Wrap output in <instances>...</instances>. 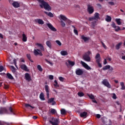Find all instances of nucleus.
Instances as JSON below:
<instances>
[{"label": "nucleus", "instance_id": "21", "mask_svg": "<svg viewBox=\"0 0 125 125\" xmlns=\"http://www.w3.org/2000/svg\"><path fill=\"white\" fill-rule=\"evenodd\" d=\"M86 116H87V112L85 111L80 113V117H81V118H86Z\"/></svg>", "mask_w": 125, "mask_h": 125}, {"label": "nucleus", "instance_id": "4", "mask_svg": "<svg viewBox=\"0 0 125 125\" xmlns=\"http://www.w3.org/2000/svg\"><path fill=\"white\" fill-rule=\"evenodd\" d=\"M95 59H96V61L99 68H102V64L100 63V62L101 61V57H100V54H97L95 57Z\"/></svg>", "mask_w": 125, "mask_h": 125}, {"label": "nucleus", "instance_id": "33", "mask_svg": "<svg viewBox=\"0 0 125 125\" xmlns=\"http://www.w3.org/2000/svg\"><path fill=\"white\" fill-rule=\"evenodd\" d=\"M60 17H61V19H62V20H63V21H65V22H66V21L68 19L67 18H66V17L65 16L62 15H61Z\"/></svg>", "mask_w": 125, "mask_h": 125}, {"label": "nucleus", "instance_id": "56", "mask_svg": "<svg viewBox=\"0 0 125 125\" xmlns=\"http://www.w3.org/2000/svg\"><path fill=\"white\" fill-rule=\"evenodd\" d=\"M4 88H5V89H8V88H9V86H8V85L4 84Z\"/></svg>", "mask_w": 125, "mask_h": 125}, {"label": "nucleus", "instance_id": "47", "mask_svg": "<svg viewBox=\"0 0 125 125\" xmlns=\"http://www.w3.org/2000/svg\"><path fill=\"white\" fill-rule=\"evenodd\" d=\"M61 23L62 27H65L66 26V23L63 21H61Z\"/></svg>", "mask_w": 125, "mask_h": 125}, {"label": "nucleus", "instance_id": "62", "mask_svg": "<svg viewBox=\"0 0 125 125\" xmlns=\"http://www.w3.org/2000/svg\"><path fill=\"white\" fill-rule=\"evenodd\" d=\"M109 4H110V5H114L115 4V3L114 2H108Z\"/></svg>", "mask_w": 125, "mask_h": 125}, {"label": "nucleus", "instance_id": "11", "mask_svg": "<svg viewBox=\"0 0 125 125\" xmlns=\"http://www.w3.org/2000/svg\"><path fill=\"white\" fill-rule=\"evenodd\" d=\"M112 27L115 29L116 32H119V31L121 30V27L120 26H117L116 25V23L113 22L111 24Z\"/></svg>", "mask_w": 125, "mask_h": 125}, {"label": "nucleus", "instance_id": "17", "mask_svg": "<svg viewBox=\"0 0 125 125\" xmlns=\"http://www.w3.org/2000/svg\"><path fill=\"white\" fill-rule=\"evenodd\" d=\"M25 78L26 81H28V82H31V81H32V79H31V76H30L29 73H25Z\"/></svg>", "mask_w": 125, "mask_h": 125}, {"label": "nucleus", "instance_id": "7", "mask_svg": "<svg viewBox=\"0 0 125 125\" xmlns=\"http://www.w3.org/2000/svg\"><path fill=\"white\" fill-rule=\"evenodd\" d=\"M34 54L35 55V56H38V55H40V56H42V51L39 49H34Z\"/></svg>", "mask_w": 125, "mask_h": 125}, {"label": "nucleus", "instance_id": "28", "mask_svg": "<svg viewBox=\"0 0 125 125\" xmlns=\"http://www.w3.org/2000/svg\"><path fill=\"white\" fill-rule=\"evenodd\" d=\"M120 85L121 86H122V87L121 88V90H125V83L124 82H121Z\"/></svg>", "mask_w": 125, "mask_h": 125}, {"label": "nucleus", "instance_id": "20", "mask_svg": "<svg viewBox=\"0 0 125 125\" xmlns=\"http://www.w3.org/2000/svg\"><path fill=\"white\" fill-rule=\"evenodd\" d=\"M81 39L83 40L85 42H87L88 41H89L90 40L89 37H86L84 36V35H82Z\"/></svg>", "mask_w": 125, "mask_h": 125}, {"label": "nucleus", "instance_id": "41", "mask_svg": "<svg viewBox=\"0 0 125 125\" xmlns=\"http://www.w3.org/2000/svg\"><path fill=\"white\" fill-rule=\"evenodd\" d=\"M87 96H88V97H89L90 99H92V100H94L95 98L94 97V96L92 95V94H88Z\"/></svg>", "mask_w": 125, "mask_h": 125}, {"label": "nucleus", "instance_id": "23", "mask_svg": "<svg viewBox=\"0 0 125 125\" xmlns=\"http://www.w3.org/2000/svg\"><path fill=\"white\" fill-rule=\"evenodd\" d=\"M22 42H27V40L28 38L27 37V36H26L25 33H24V32L22 35Z\"/></svg>", "mask_w": 125, "mask_h": 125}, {"label": "nucleus", "instance_id": "10", "mask_svg": "<svg viewBox=\"0 0 125 125\" xmlns=\"http://www.w3.org/2000/svg\"><path fill=\"white\" fill-rule=\"evenodd\" d=\"M75 73L77 76H82L83 74V71L80 68H77L76 70Z\"/></svg>", "mask_w": 125, "mask_h": 125}, {"label": "nucleus", "instance_id": "6", "mask_svg": "<svg viewBox=\"0 0 125 125\" xmlns=\"http://www.w3.org/2000/svg\"><path fill=\"white\" fill-rule=\"evenodd\" d=\"M3 114H9L8 110L5 107L0 108V115H3Z\"/></svg>", "mask_w": 125, "mask_h": 125}, {"label": "nucleus", "instance_id": "34", "mask_svg": "<svg viewBox=\"0 0 125 125\" xmlns=\"http://www.w3.org/2000/svg\"><path fill=\"white\" fill-rule=\"evenodd\" d=\"M67 62L68 63V64H69V65H70V66H74L75 65V62H72L70 60H68Z\"/></svg>", "mask_w": 125, "mask_h": 125}, {"label": "nucleus", "instance_id": "14", "mask_svg": "<svg viewBox=\"0 0 125 125\" xmlns=\"http://www.w3.org/2000/svg\"><path fill=\"white\" fill-rule=\"evenodd\" d=\"M35 22H36V23H38V24L40 25H43V24H44V21H43L41 19H35Z\"/></svg>", "mask_w": 125, "mask_h": 125}, {"label": "nucleus", "instance_id": "54", "mask_svg": "<svg viewBox=\"0 0 125 125\" xmlns=\"http://www.w3.org/2000/svg\"><path fill=\"white\" fill-rule=\"evenodd\" d=\"M65 22L66 24H71V21L67 19L66 21H65Z\"/></svg>", "mask_w": 125, "mask_h": 125}, {"label": "nucleus", "instance_id": "46", "mask_svg": "<svg viewBox=\"0 0 125 125\" xmlns=\"http://www.w3.org/2000/svg\"><path fill=\"white\" fill-rule=\"evenodd\" d=\"M45 61H46V62L47 63H48V64H50V65H51V66H52V65H53V63L52 62H51L47 60V59H45Z\"/></svg>", "mask_w": 125, "mask_h": 125}, {"label": "nucleus", "instance_id": "16", "mask_svg": "<svg viewBox=\"0 0 125 125\" xmlns=\"http://www.w3.org/2000/svg\"><path fill=\"white\" fill-rule=\"evenodd\" d=\"M47 25L48 26V28L50 30H51V31H53V32H56V31H57L56 28H55L54 27H53V26H52V25H51V24L47 23Z\"/></svg>", "mask_w": 125, "mask_h": 125}, {"label": "nucleus", "instance_id": "2", "mask_svg": "<svg viewBox=\"0 0 125 125\" xmlns=\"http://www.w3.org/2000/svg\"><path fill=\"white\" fill-rule=\"evenodd\" d=\"M91 54V53L89 51L86 52L83 55V60H84V61H86V62H90V61L91 60V58H90V56Z\"/></svg>", "mask_w": 125, "mask_h": 125}, {"label": "nucleus", "instance_id": "50", "mask_svg": "<svg viewBox=\"0 0 125 125\" xmlns=\"http://www.w3.org/2000/svg\"><path fill=\"white\" fill-rule=\"evenodd\" d=\"M56 43H57V44H58V45H60V46L62 45V43H61V42L59 41V40L56 41Z\"/></svg>", "mask_w": 125, "mask_h": 125}, {"label": "nucleus", "instance_id": "57", "mask_svg": "<svg viewBox=\"0 0 125 125\" xmlns=\"http://www.w3.org/2000/svg\"><path fill=\"white\" fill-rule=\"evenodd\" d=\"M112 98L113 99H117V96L116 95V94L114 93L113 94Z\"/></svg>", "mask_w": 125, "mask_h": 125}, {"label": "nucleus", "instance_id": "15", "mask_svg": "<svg viewBox=\"0 0 125 125\" xmlns=\"http://www.w3.org/2000/svg\"><path fill=\"white\" fill-rule=\"evenodd\" d=\"M12 5L15 8H18L20 7V3L18 1H14L12 3Z\"/></svg>", "mask_w": 125, "mask_h": 125}, {"label": "nucleus", "instance_id": "63", "mask_svg": "<svg viewBox=\"0 0 125 125\" xmlns=\"http://www.w3.org/2000/svg\"><path fill=\"white\" fill-rule=\"evenodd\" d=\"M96 117L97 119H100V118H101V115L100 114H97Z\"/></svg>", "mask_w": 125, "mask_h": 125}, {"label": "nucleus", "instance_id": "55", "mask_svg": "<svg viewBox=\"0 0 125 125\" xmlns=\"http://www.w3.org/2000/svg\"><path fill=\"white\" fill-rule=\"evenodd\" d=\"M74 33L75 34V35H77V36L79 35V33L78 32V30L77 29L74 30Z\"/></svg>", "mask_w": 125, "mask_h": 125}, {"label": "nucleus", "instance_id": "30", "mask_svg": "<svg viewBox=\"0 0 125 125\" xmlns=\"http://www.w3.org/2000/svg\"><path fill=\"white\" fill-rule=\"evenodd\" d=\"M110 65H106L103 67V70L104 71H106V70H109L110 69Z\"/></svg>", "mask_w": 125, "mask_h": 125}, {"label": "nucleus", "instance_id": "49", "mask_svg": "<svg viewBox=\"0 0 125 125\" xmlns=\"http://www.w3.org/2000/svg\"><path fill=\"white\" fill-rule=\"evenodd\" d=\"M5 124L6 125H10V124H9V123H5L2 122V121H0V125H4Z\"/></svg>", "mask_w": 125, "mask_h": 125}, {"label": "nucleus", "instance_id": "40", "mask_svg": "<svg viewBox=\"0 0 125 125\" xmlns=\"http://www.w3.org/2000/svg\"><path fill=\"white\" fill-rule=\"evenodd\" d=\"M116 22L117 23L118 25H122V22H121V19H116Z\"/></svg>", "mask_w": 125, "mask_h": 125}, {"label": "nucleus", "instance_id": "61", "mask_svg": "<svg viewBox=\"0 0 125 125\" xmlns=\"http://www.w3.org/2000/svg\"><path fill=\"white\" fill-rule=\"evenodd\" d=\"M107 59H104V65H106V64H107Z\"/></svg>", "mask_w": 125, "mask_h": 125}, {"label": "nucleus", "instance_id": "38", "mask_svg": "<svg viewBox=\"0 0 125 125\" xmlns=\"http://www.w3.org/2000/svg\"><path fill=\"white\" fill-rule=\"evenodd\" d=\"M122 43L119 42L118 44H117L116 46V48L117 49V50H119L120 49V47H121V45H122Z\"/></svg>", "mask_w": 125, "mask_h": 125}, {"label": "nucleus", "instance_id": "27", "mask_svg": "<svg viewBox=\"0 0 125 125\" xmlns=\"http://www.w3.org/2000/svg\"><path fill=\"white\" fill-rule=\"evenodd\" d=\"M40 98L41 100L44 101L45 99L44 98V94L43 93H41L40 95Z\"/></svg>", "mask_w": 125, "mask_h": 125}, {"label": "nucleus", "instance_id": "39", "mask_svg": "<svg viewBox=\"0 0 125 125\" xmlns=\"http://www.w3.org/2000/svg\"><path fill=\"white\" fill-rule=\"evenodd\" d=\"M25 107L26 108H28V107H30V108H32V109H35L34 107H33V106L29 104H25Z\"/></svg>", "mask_w": 125, "mask_h": 125}, {"label": "nucleus", "instance_id": "52", "mask_svg": "<svg viewBox=\"0 0 125 125\" xmlns=\"http://www.w3.org/2000/svg\"><path fill=\"white\" fill-rule=\"evenodd\" d=\"M4 70V67H3V66L0 65V72H2Z\"/></svg>", "mask_w": 125, "mask_h": 125}, {"label": "nucleus", "instance_id": "12", "mask_svg": "<svg viewBox=\"0 0 125 125\" xmlns=\"http://www.w3.org/2000/svg\"><path fill=\"white\" fill-rule=\"evenodd\" d=\"M82 64L85 68V69H86V70H91V67H90L87 64H86L85 62H81Z\"/></svg>", "mask_w": 125, "mask_h": 125}, {"label": "nucleus", "instance_id": "48", "mask_svg": "<svg viewBox=\"0 0 125 125\" xmlns=\"http://www.w3.org/2000/svg\"><path fill=\"white\" fill-rule=\"evenodd\" d=\"M101 43L104 48V49H107V46H106V45H105L104 42H101Z\"/></svg>", "mask_w": 125, "mask_h": 125}, {"label": "nucleus", "instance_id": "53", "mask_svg": "<svg viewBox=\"0 0 125 125\" xmlns=\"http://www.w3.org/2000/svg\"><path fill=\"white\" fill-rule=\"evenodd\" d=\"M59 79L60 80L61 82H64V79L62 77H59Z\"/></svg>", "mask_w": 125, "mask_h": 125}, {"label": "nucleus", "instance_id": "24", "mask_svg": "<svg viewBox=\"0 0 125 125\" xmlns=\"http://www.w3.org/2000/svg\"><path fill=\"white\" fill-rule=\"evenodd\" d=\"M11 68L12 73H13V74H16V75H17V72H16V68H15V67L13 65H11Z\"/></svg>", "mask_w": 125, "mask_h": 125}, {"label": "nucleus", "instance_id": "29", "mask_svg": "<svg viewBox=\"0 0 125 125\" xmlns=\"http://www.w3.org/2000/svg\"><path fill=\"white\" fill-rule=\"evenodd\" d=\"M26 57L28 58V60H29V61H30V62L34 63V61L33 60H32V59H31V54H27Z\"/></svg>", "mask_w": 125, "mask_h": 125}, {"label": "nucleus", "instance_id": "64", "mask_svg": "<svg viewBox=\"0 0 125 125\" xmlns=\"http://www.w3.org/2000/svg\"><path fill=\"white\" fill-rule=\"evenodd\" d=\"M106 59H107V60H108V61H111V60H112V59H111V58H110L109 57H107L106 58Z\"/></svg>", "mask_w": 125, "mask_h": 125}, {"label": "nucleus", "instance_id": "26", "mask_svg": "<svg viewBox=\"0 0 125 125\" xmlns=\"http://www.w3.org/2000/svg\"><path fill=\"white\" fill-rule=\"evenodd\" d=\"M46 44L47 46L49 48H51V47H52V46L51 45V42H50V41H46Z\"/></svg>", "mask_w": 125, "mask_h": 125}, {"label": "nucleus", "instance_id": "58", "mask_svg": "<svg viewBox=\"0 0 125 125\" xmlns=\"http://www.w3.org/2000/svg\"><path fill=\"white\" fill-rule=\"evenodd\" d=\"M96 24V21H94L91 22V25L93 27H95V24Z\"/></svg>", "mask_w": 125, "mask_h": 125}, {"label": "nucleus", "instance_id": "22", "mask_svg": "<svg viewBox=\"0 0 125 125\" xmlns=\"http://www.w3.org/2000/svg\"><path fill=\"white\" fill-rule=\"evenodd\" d=\"M36 45L39 46V47H40L41 50H42V51H44V47H43V45H42V44L39 43H37L36 44Z\"/></svg>", "mask_w": 125, "mask_h": 125}, {"label": "nucleus", "instance_id": "32", "mask_svg": "<svg viewBox=\"0 0 125 125\" xmlns=\"http://www.w3.org/2000/svg\"><path fill=\"white\" fill-rule=\"evenodd\" d=\"M6 75L8 79H9V80H13V76H12V75L10 74V73H8Z\"/></svg>", "mask_w": 125, "mask_h": 125}, {"label": "nucleus", "instance_id": "3", "mask_svg": "<svg viewBox=\"0 0 125 125\" xmlns=\"http://www.w3.org/2000/svg\"><path fill=\"white\" fill-rule=\"evenodd\" d=\"M49 123L52 125H58L60 122L59 121V118H52L51 120H49Z\"/></svg>", "mask_w": 125, "mask_h": 125}, {"label": "nucleus", "instance_id": "19", "mask_svg": "<svg viewBox=\"0 0 125 125\" xmlns=\"http://www.w3.org/2000/svg\"><path fill=\"white\" fill-rule=\"evenodd\" d=\"M44 13L46 14V15H47L49 17H51V18H52L54 17V16L53 15V14L51 12H47V11H44Z\"/></svg>", "mask_w": 125, "mask_h": 125}, {"label": "nucleus", "instance_id": "5", "mask_svg": "<svg viewBox=\"0 0 125 125\" xmlns=\"http://www.w3.org/2000/svg\"><path fill=\"white\" fill-rule=\"evenodd\" d=\"M99 15V13H95L94 17L89 18V21H93V20H96V21H98V19H100Z\"/></svg>", "mask_w": 125, "mask_h": 125}, {"label": "nucleus", "instance_id": "1", "mask_svg": "<svg viewBox=\"0 0 125 125\" xmlns=\"http://www.w3.org/2000/svg\"><path fill=\"white\" fill-rule=\"evenodd\" d=\"M40 3V6L41 8H44L47 11H51V6L46 1L43 0H36Z\"/></svg>", "mask_w": 125, "mask_h": 125}, {"label": "nucleus", "instance_id": "36", "mask_svg": "<svg viewBox=\"0 0 125 125\" xmlns=\"http://www.w3.org/2000/svg\"><path fill=\"white\" fill-rule=\"evenodd\" d=\"M66 110H65L64 108H62V109L61 110V114L62 115H65L66 114Z\"/></svg>", "mask_w": 125, "mask_h": 125}, {"label": "nucleus", "instance_id": "8", "mask_svg": "<svg viewBox=\"0 0 125 125\" xmlns=\"http://www.w3.org/2000/svg\"><path fill=\"white\" fill-rule=\"evenodd\" d=\"M102 83L105 85V86H106V87H108V88H111V85L110 84V83L108 82V80L107 79H104L102 81Z\"/></svg>", "mask_w": 125, "mask_h": 125}, {"label": "nucleus", "instance_id": "18", "mask_svg": "<svg viewBox=\"0 0 125 125\" xmlns=\"http://www.w3.org/2000/svg\"><path fill=\"white\" fill-rule=\"evenodd\" d=\"M21 70H24V71H26L27 72L29 71V69H28V67H27V66L25 64H22L21 65Z\"/></svg>", "mask_w": 125, "mask_h": 125}, {"label": "nucleus", "instance_id": "59", "mask_svg": "<svg viewBox=\"0 0 125 125\" xmlns=\"http://www.w3.org/2000/svg\"><path fill=\"white\" fill-rule=\"evenodd\" d=\"M13 62H14V65H15V67H16V68H17V65L16 64H17V63H16V60L14 59L13 60Z\"/></svg>", "mask_w": 125, "mask_h": 125}, {"label": "nucleus", "instance_id": "60", "mask_svg": "<svg viewBox=\"0 0 125 125\" xmlns=\"http://www.w3.org/2000/svg\"><path fill=\"white\" fill-rule=\"evenodd\" d=\"M54 77L53 75H49V80H53Z\"/></svg>", "mask_w": 125, "mask_h": 125}, {"label": "nucleus", "instance_id": "13", "mask_svg": "<svg viewBox=\"0 0 125 125\" xmlns=\"http://www.w3.org/2000/svg\"><path fill=\"white\" fill-rule=\"evenodd\" d=\"M45 90L46 92L47 98H49V86L47 85H45Z\"/></svg>", "mask_w": 125, "mask_h": 125}, {"label": "nucleus", "instance_id": "45", "mask_svg": "<svg viewBox=\"0 0 125 125\" xmlns=\"http://www.w3.org/2000/svg\"><path fill=\"white\" fill-rule=\"evenodd\" d=\"M37 69H38L39 71L40 72H42V66H41V65H38L37 66Z\"/></svg>", "mask_w": 125, "mask_h": 125}, {"label": "nucleus", "instance_id": "37", "mask_svg": "<svg viewBox=\"0 0 125 125\" xmlns=\"http://www.w3.org/2000/svg\"><path fill=\"white\" fill-rule=\"evenodd\" d=\"M54 101V98H51L48 100L47 103L48 104H50V103H52Z\"/></svg>", "mask_w": 125, "mask_h": 125}, {"label": "nucleus", "instance_id": "42", "mask_svg": "<svg viewBox=\"0 0 125 125\" xmlns=\"http://www.w3.org/2000/svg\"><path fill=\"white\" fill-rule=\"evenodd\" d=\"M54 85L55 87H59V84H58V82H57V80L54 81Z\"/></svg>", "mask_w": 125, "mask_h": 125}, {"label": "nucleus", "instance_id": "9", "mask_svg": "<svg viewBox=\"0 0 125 125\" xmlns=\"http://www.w3.org/2000/svg\"><path fill=\"white\" fill-rule=\"evenodd\" d=\"M87 11L89 13V14H92L94 12V8L93 6L88 5L87 7Z\"/></svg>", "mask_w": 125, "mask_h": 125}, {"label": "nucleus", "instance_id": "43", "mask_svg": "<svg viewBox=\"0 0 125 125\" xmlns=\"http://www.w3.org/2000/svg\"><path fill=\"white\" fill-rule=\"evenodd\" d=\"M50 112L53 115H54V114H56V110H55V109L54 108H51L50 110Z\"/></svg>", "mask_w": 125, "mask_h": 125}, {"label": "nucleus", "instance_id": "51", "mask_svg": "<svg viewBox=\"0 0 125 125\" xmlns=\"http://www.w3.org/2000/svg\"><path fill=\"white\" fill-rule=\"evenodd\" d=\"M97 6L100 9H101L102 8V5L100 3L97 4Z\"/></svg>", "mask_w": 125, "mask_h": 125}, {"label": "nucleus", "instance_id": "31", "mask_svg": "<svg viewBox=\"0 0 125 125\" xmlns=\"http://www.w3.org/2000/svg\"><path fill=\"white\" fill-rule=\"evenodd\" d=\"M105 21H106V22H111V21H112V18L109 16H106Z\"/></svg>", "mask_w": 125, "mask_h": 125}, {"label": "nucleus", "instance_id": "25", "mask_svg": "<svg viewBox=\"0 0 125 125\" xmlns=\"http://www.w3.org/2000/svg\"><path fill=\"white\" fill-rule=\"evenodd\" d=\"M61 54L62 56H66V55H68V52L67 51L63 50L61 52Z\"/></svg>", "mask_w": 125, "mask_h": 125}, {"label": "nucleus", "instance_id": "35", "mask_svg": "<svg viewBox=\"0 0 125 125\" xmlns=\"http://www.w3.org/2000/svg\"><path fill=\"white\" fill-rule=\"evenodd\" d=\"M9 110L10 111L11 114H12L13 115H15V113L14 112V110H13V109L11 106H10L9 108Z\"/></svg>", "mask_w": 125, "mask_h": 125}, {"label": "nucleus", "instance_id": "44", "mask_svg": "<svg viewBox=\"0 0 125 125\" xmlns=\"http://www.w3.org/2000/svg\"><path fill=\"white\" fill-rule=\"evenodd\" d=\"M78 95L79 96H80V97H83V96H84V94L82 92H78Z\"/></svg>", "mask_w": 125, "mask_h": 125}]
</instances>
